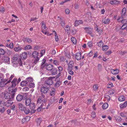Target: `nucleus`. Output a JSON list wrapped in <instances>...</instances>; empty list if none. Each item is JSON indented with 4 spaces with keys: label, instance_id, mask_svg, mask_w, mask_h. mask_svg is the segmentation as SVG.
I'll return each mask as SVG.
<instances>
[{
    "label": "nucleus",
    "instance_id": "c9c22d12",
    "mask_svg": "<svg viewBox=\"0 0 127 127\" xmlns=\"http://www.w3.org/2000/svg\"><path fill=\"white\" fill-rule=\"evenodd\" d=\"M115 118L116 120L118 122H121L122 120V119L121 117L118 116H117L115 117Z\"/></svg>",
    "mask_w": 127,
    "mask_h": 127
},
{
    "label": "nucleus",
    "instance_id": "a18cd8bd",
    "mask_svg": "<svg viewBox=\"0 0 127 127\" xmlns=\"http://www.w3.org/2000/svg\"><path fill=\"white\" fill-rule=\"evenodd\" d=\"M46 62V60L45 59H43L42 60V64L41 65V68H43L44 67V66H43V64L45 63Z\"/></svg>",
    "mask_w": 127,
    "mask_h": 127
},
{
    "label": "nucleus",
    "instance_id": "ea45409f",
    "mask_svg": "<svg viewBox=\"0 0 127 127\" xmlns=\"http://www.w3.org/2000/svg\"><path fill=\"white\" fill-rule=\"evenodd\" d=\"M43 99L42 97L41 96H40L38 98L37 102L38 103H41V102H42L43 101Z\"/></svg>",
    "mask_w": 127,
    "mask_h": 127
},
{
    "label": "nucleus",
    "instance_id": "c756f323",
    "mask_svg": "<svg viewBox=\"0 0 127 127\" xmlns=\"http://www.w3.org/2000/svg\"><path fill=\"white\" fill-rule=\"evenodd\" d=\"M22 49V48L19 47H15L14 48V50H15V51L16 52L21 51Z\"/></svg>",
    "mask_w": 127,
    "mask_h": 127
},
{
    "label": "nucleus",
    "instance_id": "c85d7f7f",
    "mask_svg": "<svg viewBox=\"0 0 127 127\" xmlns=\"http://www.w3.org/2000/svg\"><path fill=\"white\" fill-rule=\"evenodd\" d=\"M52 70L51 73L53 75H55L57 74V69L53 68Z\"/></svg>",
    "mask_w": 127,
    "mask_h": 127
},
{
    "label": "nucleus",
    "instance_id": "37998d69",
    "mask_svg": "<svg viewBox=\"0 0 127 127\" xmlns=\"http://www.w3.org/2000/svg\"><path fill=\"white\" fill-rule=\"evenodd\" d=\"M24 49L25 50H28L32 49V47L30 45H28L24 47Z\"/></svg>",
    "mask_w": 127,
    "mask_h": 127
},
{
    "label": "nucleus",
    "instance_id": "3c124183",
    "mask_svg": "<svg viewBox=\"0 0 127 127\" xmlns=\"http://www.w3.org/2000/svg\"><path fill=\"white\" fill-rule=\"evenodd\" d=\"M55 89L53 88L51 92L50 95L51 96H53L54 95L55 93Z\"/></svg>",
    "mask_w": 127,
    "mask_h": 127
},
{
    "label": "nucleus",
    "instance_id": "393cba45",
    "mask_svg": "<svg viewBox=\"0 0 127 127\" xmlns=\"http://www.w3.org/2000/svg\"><path fill=\"white\" fill-rule=\"evenodd\" d=\"M41 28L43 30H46L47 28L46 27L45 23L43 21H42L41 22Z\"/></svg>",
    "mask_w": 127,
    "mask_h": 127
},
{
    "label": "nucleus",
    "instance_id": "aec40b11",
    "mask_svg": "<svg viewBox=\"0 0 127 127\" xmlns=\"http://www.w3.org/2000/svg\"><path fill=\"white\" fill-rule=\"evenodd\" d=\"M30 108L32 110H33L34 109L35 107V104L32 102L30 105H29Z\"/></svg>",
    "mask_w": 127,
    "mask_h": 127
},
{
    "label": "nucleus",
    "instance_id": "864d4df0",
    "mask_svg": "<svg viewBox=\"0 0 127 127\" xmlns=\"http://www.w3.org/2000/svg\"><path fill=\"white\" fill-rule=\"evenodd\" d=\"M5 108L3 107H2L0 109V112H1V113H3L5 111Z\"/></svg>",
    "mask_w": 127,
    "mask_h": 127
},
{
    "label": "nucleus",
    "instance_id": "13d9d810",
    "mask_svg": "<svg viewBox=\"0 0 127 127\" xmlns=\"http://www.w3.org/2000/svg\"><path fill=\"white\" fill-rule=\"evenodd\" d=\"M97 67L98 70L99 71H100L101 70V66L100 64H98L97 66Z\"/></svg>",
    "mask_w": 127,
    "mask_h": 127
},
{
    "label": "nucleus",
    "instance_id": "6e6552de",
    "mask_svg": "<svg viewBox=\"0 0 127 127\" xmlns=\"http://www.w3.org/2000/svg\"><path fill=\"white\" fill-rule=\"evenodd\" d=\"M12 100L8 99V100L4 103V105L7 107L10 106L13 103V102L12 101Z\"/></svg>",
    "mask_w": 127,
    "mask_h": 127
},
{
    "label": "nucleus",
    "instance_id": "ddd939ff",
    "mask_svg": "<svg viewBox=\"0 0 127 127\" xmlns=\"http://www.w3.org/2000/svg\"><path fill=\"white\" fill-rule=\"evenodd\" d=\"M23 98V97L22 95L19 94L17 96L16 99L18 101H20L22 100Z\"/></svg>",
    "mask_w": 127,
    "mask_h": 127
},
{
    "label": "nucleus",
    "instance_id": "de8ad7c7",
    "mask_svg": "<svg viewBox=\"0 0 127 127\" xmlns=\"http://www.w3.org/2000/svg\"><path fill=\"white\" fill-rule=\"evenodd\" d=\"M61 26L63 27H64L65 25V21L64 20H62L61 19V22L60 23Z\"/></svg>",
    "mask_w": 127,
    "mask_h": 127
},
{
    "label": "nucleus",
    "instance_id": "79ce46f5",
    "mask_svg": "<svg viewBox=\"0 0 127 127\" xmlns=\"http://www.w3.org/2000/svg\"><path fill=\"white\" fill-rule=\"evenodd\" d=\"M108 49V47L107 45H104L102 47V49L103 51H106Z\"/></svg>",
    "mask_w": 127,
    "mask_h": 127
},
{
    "label": "nucleus",
    "instance_id": "b1692460",
    "mask_svg": "<svg viewBox=\"0 0 127 127\" xmlns=\"http://www.w3.org/2000/svg\"><path fill=\"white\" fill-rule=\"evenodd\" d=\"M26 81L28 85L33 81L32 78L31 77L28 78L26 79Z\"/></svg>",
    "mask_w": 127,
    "mask_h": 127
},
{
    "label": "nucleus",
    "instance_id": "bf43d9fd",
    "mask_svg": "<svg viewBox=\"0 0 127 127\" xmlns=\"http://www.w3.org/2000/svg\"><path fill=\"white\" fill-rule=\"evenodd\" d=\"M74 8L76 9H77L79 8V5L78 3H76L74 4Z\"/></svg>",
    "mask_w": 127,
    "mask_h": 127
},
{
    "label": "nucleus",
    "instance_id": "0e129e2a",
    "mask_svg": "<svg viewBox=\"0 0 127 127\" xmlns=\"http://www.w3.org/2000/svg\"><path fill=\"white\" fill-rule=\"evenodd\" d=\"M5 9L4 7L3 6H1L0 8V11L1 12L4 11Z\"/></svg>",
    "mask_w": 127,
    "mask_h": 127
},
{
    "label": "nucleus",
    "instance_id": "f704fd0d",
    "mask_svg": "<svg viewBox=\"0 0 127 127\" xmlns=\"http://www.w3.org/2000/svg\"><path fill=\"white\" fill-rule=\"evenodd\" d=\"M24 40L25 41L29 43H31L32 41V40L28 38H24Z\"/></svg>",
    "mask_w": 127,
    "mask_h": 127
},
{
    "label": "nucleus",
    "instance_id": "412c9836",
    "mask_svg": "<svg viewBox=\"0 0 127 127\" xmlns=\"http://www.w3.org/2000/svg\"><path fill=\"white\" fill-rule=\"evenodd\" d=\"M127 106V101H126L123 104H120V107L122 108H124Z\"/></svg>",
    "mask_w": 127,
    "mask_h": 127
},
{
    "label": "nucleus",
    "instance_id": "1a4fd4ad",
    "mask_svg": "<svg viewBox=\"0 0 127 127\" xmlns=\"http://www.w3.org/2000/svg\"><path fill=\"white\" fill-rule=\"evenodd\" d=\"M84 29L86 30V32L89 34L91 36L93 37L94 36V35L92 34V31L91 30V29L90 28L86 27L84 28Z\"/></svg>",
    "mask_w": 127,
    "mask_h": 127
},
{
    "label": "nucleus",
    "instance_id": "473e14b6",
    "mask_svg": "<svg viewBox=\"0 0 127 127\" xmlns=\"http://www.w3.org/2000/svg\"><path fill=\"white\" fill-rule=\"evenodd\" d=\"M110 20L108 19L105 20L104 21H102V24H108L110 22Z\"/></svg>",
    "mask_w": 127,
    "mask_h": 127
},
{
    "label": "nucleus",
    "instance_id": "2eb2a0df",
    "mask_svg": "<svg viewBox=\"0 0 127 127\" xmlns=\"http://www.w3.org/2000/svg\"><path fill=\"white\" fill-rule=\"evenodd\" d=\"M27 53L26 52H24L21 55L20 57H21V58L23 59H25L27 58Z\"/></svg>",
    "mask_w": 127,
    "mask_h": 127
},
{
    "label": "nucleus",
    "instance_id": "603ef678",
    "mask_svg": "<svg viewBox=\"0 0 127 127\" xmlns=\"http://www.w3.org/2000/svg\"><path fill=\"white\" fill-rule=\"evenodd\" d=\"M35 58V59H34V63L36 64L39 60V58L38 57H36V58Z\"/></svg>",
    "mask_w": 127,
    "mask_h": 127
},
{
    "label": "nucleus",
    "instance_id": "a19ab883",
    "mask_svg": "<svg viewBox=\"0 0 127 127\" xmlns=\"http://www.w3.org/2000/svg\"><path fill=\"white\" fill-rule=\"evenodd\" d=\"M108 106V104L107 103H105L102 106L103 109H106Z\"/></svg>",
    "mask_w": 127,
    "mask_h": 127
},
{
    "label": "nucleus",
    "instance_id": "f3484780",
    "mask_svg": "<svg viewBox=\"0 0 127 127\" xmlns=\"http://www.w3.org/2000/svg\"><path fill=\"white\" fill-rule=\"evenodd\" d=\"M119 1L116 0H113L111 1L110 3V4L112 5H117L119 3Z\"/></svg>",
    "mask_w": 127,
    "mask_h": 127
},
{
    "label": "nucleus",
    "instance_id": "8fccbe9b",
    "mask_svg": "<svg viewBox=\"0 0 127 127\" xmlns=\"http://www.w3.org/2000/svg\"><path fill=\"white\" fill-rule=\"evenodd\" d=\"M29 87L31 88H33L34 87V84L33 83H30L29 84Z\"/></svg>",
    "mask_w": 127,
    "mask_h": 127
},
{
    "label": "nucleus",
    "instance_id": "4be33fe9",
    "mask_svg": "<svg viewBox=\"0 0 127 127\" xmlns=\"http://www.w3.org/2000/svg\"><path fill=\"white\" fill-rule=\"evenodd\" d=\"M28 85L26 80L22 81L20 84L21 86L22 87H24L25 86H27Z\"/></svg>",
    "mask_w": 127,
    "mask_h": 127
},
{
    "label": "nucleus",
    "instance_id": "f257e3e1",
    "mask_svg": "<svg viewBox=\"0 0 127 127\" xmlns=\"http://www.w3.org/2000/svg\"><path fill=\"white\" fill-rule=\"evenodd\" d=\"M126 8H123L122 10L121 17H119L117 19L118 21L119 22H121L122 23L124 24L122 26H125V27L127 26V20L123 19L124 18V17L126 16Z\"/></svg>",
    "mask_w": 127,
    "mask_h": 127
},
{
    "label": "nucleus",
    "instance_id": "4468645a",
    "mask_svg": "<svg viewBox=\"0 0 127 127\" xmlns=\"http://www.w3.org/2000/svg\"><path fill=\"white\" fill-rule=\"evenodd\" d=\"M111 72L114 74H118L119 73V70L117 69H111Z\"/></svg>",
    "mask_w": 127,
    "mask_h": 127
},
{
    "label": "nucleus",
    "instance_id": "cd10ccee",
    "mask_svg": "<svg viewBox=\"0 0 127 127\" xmlns=\"http://www.w3.org/2000/svg\"><path fill=\"white\" fill-rule=\"evenodd\" d=\"M38 53L36 51H34L32 53V55L34 58H35L38 56Z\"/></svg>",
    "mask_w": 127,
    "mask_h": 127
},
{
    "label": "nucleus",
    "instance_id": "49530a36",
    "mask_svg": "<svg viewBox=\"0 0 127 127\" xmlns=\"http://www.w3.org/2000/svg\"><path fill=\"white\" fill-rule=\"evenodd\" d=\"M5 53L4 50L2 49H0V55H4Z\"/></svg>",
    "mask_w": 127,
    "mask_h": 127
},
{
    "label": "nucleus",
    "instance_id": "09e8293b",
    "mask_svg": "<svg viewBox=\"0 0 127 127\" xmlns=\"http://www.w3.org/2000/svg\"><path fill=\"white\" fill-rule=\"evenodd\" d=\"M71 40L74 44H75L76 43V41L75 38L72 37L71 38Z\"/></svg>",
    "mask_w": 127,
    "mask_h": 127
},
{
    "label": "nucleus",
    "instance_id": "69168bd1",
    "mask_svg": "<svg viewBox=\"0 0 127 127\" xmlns=\"http://www.w3.org/2000/svg\"><path fill=\"white\" fill-rule=\"evenodd\" d=\"M9 47L10 48H12L13 47V44L12 43H11L9 44Z\"/></svg>",
    "mask_w": 127,
    "mask_h": 127
},
{
    "label": "nucleus",
    "instance_id": "58836bf2",
    "mask_svg": "<svg viewBox=\"0 0 127 127\" xmlns=\"http://www.w3.org/2000/svg\"><path fill=\"white\" fill-rule=\"evenodd\" d=\"M87 45L88 47L90 48L92 47L93 46V42L91 41L88 42Z\"/></svg>",
    "mask_w": 127,
    "mask_h": 127
},
{
    "label": "nucleus",
    "instance_id": "680f3d73",
    "mask_svg": "<svg viewBox=\"0 0 127 127\" xmlns=\"http://www.w3.org/2000/svg\"><path fill=\"white\" fill-rule=\"evenodd\" d=\"M95 29L97 32H98L100 31V30L98 29V26L97 25H96V26H95Z\"/></svg>",
    "mask_w": 127,
    "mask_h": 127
},
{
    "label": "nucleus",
    "instance_id": "dca6fc26",
    "mask_svg": "<svg viewBox=\"0 0 127 127\" xmlns=\"http://www.w3.org/2000/svg\"><path fill=\"white\" fill-rule=\"evenodd\" d=\"M83 22L81 20H76L74 23V25L75 26H77L79 25L82 24Z\"/></svg>",
    "mask_w": 127,
    "mask_h": 127
},
{
    "label": "nucleus",
    "instance_id": "39448f33",
    "mask_svg": "<svg viewBox=\"0 0 127 127\" xmlns=\"http://www.w3.org/2000/svg\"><path fill=\"white\" fill-rule=\"evenodd\" d=\"M14 77V74L11 75L10 78H9V80L8 81V79H4L2 78L3 81L1 83H0V86L3 87L7 84L10 83L11 81V80Z\"/></svg>",
    "mask_w": 127,
    "mask_h": 127
},
{
    "label": "nucleus",
    "instance_id": "2f4dec72",
    "mask_svg": "<svg viewBox=\"0 0 127 127\" xmlns=\"http://www.w3.org/2000/svg\"><path fill=\"white\" fill-rule=\"evenodd\" d=\"M98 86L97 84L94 85L93 86V90L95 91H97L98 89Z\"/></svg>",
    "mask_w": 127,
    "mask_h": 127
},
{
    "label": "nucleus",
    "instance_id": "7ed1b4c3",
    "mask_svg": "<svg viewBox=\"0 0 127 127\" xmlns=\"http://www.w3.org/2000/svg\"><path fill=\"white\" fill-rule=\"evenodd\" d=\"M12 62L14 67H16L18 64L20 66L22 65L21 57L19 55H15L12 59Z\"/></svg>",
    "mask_w": 127,
    "mask_h": 127
},
{
    "label": "nucleus",
    "instance_id": "338daca9",
    "mask_svg": "<svg viewBox=\"0 0 127 127\" xmlns=\"http://www.w3.org/2000/svg\"><path fill=\"white\" fill-rule=\"evenodd\" d=\"M91 116L93 118H94L95 117V115L94 112H93L91 114Z\"/></svg>",
    "mask_w": 127,
    "mask_h": 127
},
{
    "label": "nucleus",
    "instance_id": "6e6d98bb",
    "mask_svg": "<svg viewBox=\"0 0 127 127\" xmlns=\"http://www.w3.org/2000/svg\"><path fill=\"white\" fill-rule=\"evenodd\" d=\"M55 36V40L56 41L58 42L59 40V39L58 38V36L57 33H56Z\"/></svg>",
    "mask_w": 127,
    "mask_h": 127
},
{
    "label": "nucleus",
    "instance_id": "72a5a7b5",
    "mask_svg": "<svg viewBox=\"0 0 127 127\" xmlns=\"http://www.w3.org/2000/svg\"><path fill=\"white\" fill-rule=\"evenodd\" d=\"M97 44L98 45V46L100 47H102L103 44L102 40H100L99 42H97Z\"/></svg>",
    "mask_w": 127,
    "mask_h": 127
},
{
    "label": "nucleus",
    "instance_id": "6ab92c4d",
    "mask_svg": "<svg viewBox=\"0 0 127 127\" xmlns=\"http://www.w3.org/2000/svg\"><path fill=\"white\" fill-rule=\"evenodd\" d=\"M31 100L30 98H27L25 101V104L27 106H29V105L31 103Z\"/></svg>",
    "mask_w": 127,
    "mask_h": 127
},
{
    "label": "nucleus",
    "instance_id": "774afa93",
    "mask_svg": "<svg viewBox=\"0 0 127 127\" xmlns=\"http://www.w3.org/2000/svg\"><path fill=\"white\" fill-rule=\"evenodd\" d=\"M39 48V47L38 46H35L34 47L33 49L35 50H38Z\"/></svg>",
    "mask_w": 127,
    "mask_h": 127
},
{
    "label": "nucleus",
    "instance_id": "5fc2aeb1",
    "mask_svg": "<svg viewBox=\"0 0 127 127\" xmlns=\"http://www.w3.org/2000/svg\"><path fill=\"white\" fill-rule=\"evenodd\" d=\"M73 66L68 65V67L67 69V70H72V68L73 67Z\"/></svg>",
    "mask_w": 127,
    "mask_h": 127
},
{
    "label": "nucleus",
    "instance_id": "7c9ffc66",
    "mask_svg": "<svg viewBox=\"0 0 127 127\" xmlns=\"http://www.w3.org/2000/svg\"><path fill=\"white\" fill-rule=\"evenodd\" d=\"M37 125H39L42 122L41 119L40 118H37L36 120Z\"/></svg>",
    "mask_w": 127,
    "mask_h": 127
},
{
    "label": "nucleus",
    "instance_id": "f8f14e48",
    "mask_svg": "<svg viewBox=\"0 0 127 127\" xmlns=\"http://www.w3.org/2000/svg\"><path fill=\"white\" fill-rule=\"evenodd\" d=\"M17 81V78H14L13 79V80L11 82L12 85L11 87H14L16 85V83Z\"/></svg>",
    "mask_w": 127,
    "mask_h": 127
},
{
    "label": "nucleus",
    "instance_id": "f03ea898",
    "mask_svg": "<svg viewBox=\"0 0 127 127\" xmlns=\"http://www.w3.org/2000/svg\"><path fill=\"white\" fill-rule=\"evenodd\" d=\"M17 91V89L15 88L13 90L11 93L8 92H4L3 93V97L6 99L13 100Z\"/></svg>",
    "mask_w": 127,
    "mask_h": 127
},
{
    "label": "nucleus",
    "instance_id": "5701e85b",
    "mask_svg": "<svg viewBox=\"0 0 127 127\" xmlns=\"http://www.w3.org/2000/svg\"><path fill=\"white\" fill-rule=\"evenodd\" d=\"M65 31L67 33H70V27L68 25H67L64 28Z\"/></svg>",
    "mask_w": 127,
    "mask_h": 127
},
{
    "label": "nucleus",
    "instance_id": "e433bc0d",
    "mask_svg": "<svg viewBox=\"0 0 127 127\" xmlns=\"http://www.w3.org/2000/svg\"><path fill=\"white\" fill-rule=\"evenodd\" d=\"M3 61L5 62H8L10 60V58L9 57L7 56H6L4 57L3 58Z\"/></svg>",
    "mask_w": 127,
    "mask_h": 127
},
{
    "label": "nucleus",
    "instance_id": "0eeeda50",
    "mask_svg": "<svg viewBox=\"0 0 127 127\" xmlns=\"http://www.w3.org/2000/svg\"><path fill=\"white\" fill-rule=\"evenodd\" d=\"M44 67L47 70L51 71L53 68V66L51 64H45Z\"/></svg>",
    "mask_w": 127,
    "mask_h": 127
},
{
    "label": "nucleus",
    "instance_id": "a211bd4d",
    "mask_svg": "<svg viewBox=\"0 0 127 127\" xmlns=\"http://www.w3.org/2000/svg\"><path fill=\"white\" fill-rule=\"evenodd\" d=\"M18 106L19 109L22 111H23V109H24V108L25 107L24 105L21 103H19Z\"/></svg>",
    "mask_w": 127,
    "mask_h": 127
},
{
    "label": "nucleus",
    "instance_id": "052dcab7",
    "mask_svg": "<svg viewBox=\"0 0 127 127\" xmlns=\"http://www.w3.org/2000/svg\"><path fill=\"white\" fill-rule=\"evenodd\" d=\"M113 84L111 82H109L108 84V86H107V88H110L112 87L113 86Z\"/></svg>",
    "mask_w": 127,
    "mask_h": 127
},
{
    "label": "nucleus",
    "instance_id": "423d86ee",
    "mask_svg": "<svg viewBox=\"0 0 127 127\" xmlns=\"http://www.w3.org/2000/svg\"><path fill=\"white\" fill-rule=\"evenodd\" d=\"M81 52L80 51L76 53L75 57L77 60H79L80 59H83L84 58V56H83L81 58Z\"/></svg>",
    "mask_w": 127,
    "mask_h": 127
},
{
    "label": "nucleus",
    "instance_id": "4d7b16f0",
    "mask_svg": "<svg viewBox=\"0 0 127 127\" xmlns=\"http://www.w3.org/2000/svg\"><path fill=\"white\" fill-rule=\"evenodd\" d=\"M53 63L54 64L56 65H58L59 64V62L57 60H55L54 61Z\"/></svg>",
    "mask_w": 127,
    "mask_h": 127
},
{
    "label": "nucleus",
    "instance_id": "e2e57ef3",
    "mask_svg": "<svg viewBox=\"0 0 127 127\" xmlns=\"http://www.w3.org/2000/svg\"><path fill=\"white\" fill-rule=\"evenodd\" d=\"M29 88L28 87H26L24 88L23 89V90L25 92H26L27 91L29 90Z\"/></svg>",
    "mask_w": 127,
    "mask_h": 127
},
{
    "label": "nucleus",
    "instance_id": "9b49d317",
    "mask_svg": "<svg viewBox=\"0 0 127 127\" xmlns=\"http://www.w3.org/2000/svg\"><path fill=\"white\" fill-rule=\"evenodd\" d=\"M30 118V116H26L23 119L21 120V121L23 123H24L29 121Z\"/></svg>",
    "mask_w": 127,
    "mask_h": 127
},
{
    "label": "nucleus",
    "instance_id": "c03bdc74",
    "mask_svg": "<svg viewBox=\"0 0 127 127\" xmlns=\"http://www.w3.org/2000/svg\"><path fill=\"white\" fill-rule=\"evenodd\" d=\"M115 92V91L113 89H111L108 91V94L110 95L113 94Z\"/></svg>",
    "mask_w": 127,
    "mask_h": 127
},
{
    "label": "nucleus",
    "instance_id": "9d476101",
    "mask_svg": "<svg viewBox=\"0 0 127 127\" xmlns=\"http://www.w3.org/2000/svg\"><path fill=\"white\" fill-rule=\"evenodd\" d=\"M45 82L48 83V84L50 85H52L53 84V81L52 80V78L51 77L49 78Z\"/></svg>",
    "mask_w": 127,
    "mask_h": 127
},
{
    "label": "nucleus",
    "instance_id": "20e7f679",
    "mask_svg": "<svg viewBox=\"0 0 127 127\" xmlns=\"http://www.w3.org/2000/svg\"><path fill=\"white\" fill-rule=\"evenodd\" d=\"M50 88V85L45 82L42 86L40 89V91L42 93L45 94L47 93Z\"/></svg>",
    "mask_w": 127,
    "mask_h": 127
},
{
    "label": "nucleus",
    "instance_id": "bb28decb",
    "mask_svg": "<svg viewBox=\"0 0 127 127\" xmlns=\"http://www.w3.org/2000/svg\"><path fill=\"white\" fill-rule=\"evenodd\" d=\"M125 97L123 95L120 96L118 98V100L120 101H123L125 100Z\"/></svg>",
    "mask_w": 127,
    "mask_h": 127
},
{
    "label": "nucleus",
    "instance_id": "4c0bfd02",
    "mask_svg": "<svg viewBox=\"0 0 127 127\" xmlns=\"http://www.w3.org/2000/svg\"><path fill=\"white\" fill-rule=\"evenodd\" d=\"M61 84V83L60 81H57L55 84L54 86L56 88H58L59 86Z\"/></svg>",
    "mask_w": 127,
    "mask_h": 127
},
{
    "label": "nucleus",
    "instance_id": "a878e982",
    "mask_svg": "<svg viewBox=\"0 0 127 127\" xmlns=\"http://www.w3.org/2000/svg\"><path fill=\"white\" fill-rule=\"evenodd\" d=\"M23 111H24L25 114H28L29 113L30 110L28 108L25 107L23 110Z\"/></svg>",
    "mask_w": 127,
    "mask_h": 127
}]
</instances>
